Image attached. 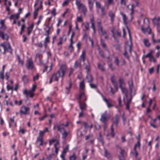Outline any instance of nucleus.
I'll use <instances>...</instances> for the list:
<instances>
[{
  "instance_id": "56",
  "label": "nucleus",
  "mask_w": 160,
  "mask_h": 160,
  "mask_svg": "<svg viewBox=\"0 0 160 160\" xmlns=\"http://www.w3.org/2000/svg\"><path fill=\"white\" fill-rule=\"evenodd\" d=\"M84 26L86 30H88L89 29V24L88 23L86 22Z\"/></svg>"
},
{
  "instance_id": "19",
  "label": "nucleus",
  "mask_w": 160,
  "mask_h": 160,
  "mask_svg": "<svg viewBox=\"0 0 160 160\" xmlns=\"http://www.w3.org/2000/svg\"><path fill=\"white\" fill-rule=\"evenodd\" d=\"M156 19V17H155L152 19V21L153 22V23L155 25H156L157 27L160 25V23L159 22V21L158 20V19L156 20V21H155V19Z\"/></svg>"
},
{
  "instance_id": "1",
  "label": "nucleus",
  "mask_w": 160,
  "mask_h": 160,
  "mask_svg": "<svg viewBox=\"0 0 160 160\" xmlns=\"http://www.w3.org/2000/svg\"><path fill=\"white\" fill-rule=\"evenodd\" d=\"M67 68L65 64L62 65L60 67L59 69L56 72L54 73L52 75L53 80L58 81L59 77L62 78V81H63V78L64 77L67 71Z\"/></svg>"
},
{
  "instance_id": "40",
  "label": "nucleus",
  "mask_w": 160,
  "mask_h": 160,
  "mask_svg": "<svg viewBox=\"0 0 160 160\" xmlns=\"http://www.w3.org/2000/svg\"><path fill=\"white\" fill-rule=\"evenodd\" d=\"M114 62L116 64L117 66H118L119 65V60L118 57H115Z\"/></svg>"
},
{
  "instance_id": "32",
  "label": "nucleus",
  "mask_w": 160,
  "mask_h": 160,
  "mask_svg": "<svg viewBox=\"0 0 160 160\" xmlns=\"http://www.w3.org/2000/svg\"><path fill=\"white\" fill-rule=\"evenodd\" d=\"M121 89L122 93L124 94L126 93H128V90L126 88L122 87L120 88Z\"/></svg>"
},
{
  "instance_id": "8",
  "label": "nucleus",
  "mask_w": 160,
  "mask_h": 160,
  "mask_svg": "<svg viewBox=\"0 0 160 160\" xmlns=\"http://www.w3.org/2000/svg\"><path fill=\"white\" fill-rule=\"evenodd\" d=\"M86 53L85 51H83L82 52V54L80 57V60L81 62H84L85 61Z\"/></svg>"
},
{
  "instance_id": "21",
  "label": "nucleus",
  "mask_w": 160,
  "mask_h": 160,
  "mask_svg": "<svg viewBox=\"0 0 160 160\" xmlns=\"http://www.w3.org/2000/svg\"><path fill=\"white\" fill-rule=\"evenodd\" d=\"M143 42L146 47H149L150 45V43L149 42L148 40L147 39H143Z\"/></svg>"
},
{
  "instance_id": "6",
  "label": "nucleus",
  "mask_w": 160,
  "mask_h": 160,
  "mask_svg": "<svg viewBox=\"0 0 160 160\" xmlns=\"http://www.w3.org/2000/svg\"><path fill=\"white\" fill-rule=\"evenodd\" d=\"M26 66L28 69H32L33 68V63L32 59L27 60Z\"/></svg>"
},
{
  "instance_id": "13",
  "label": "nucleus",
  "mask_w": 160,
  "mask_h": 160,
  "mask_svg": "<svg viewBox=\"0 0 160 160\" xmlns=\"http://www.w3.org/2000/svg\"><path fill=\"white\" fill-rule=\"evenodd\" d=\"M107 119L106 114L105 113H103L101 115V118L100 119V120L102 122L104 123V124L105 123V121Z\"/></svg>"
},
{
  "instance_id": "27",
  "label": "nucleus",
  "mask_w": 160,
  "mask_h": 160,
  "mask_svg": "<svg viewBox=\"0 0 160 160\" xmlns=\"http://www.w3.org/2000/svg\"><path fill=\"white\" fill-rule=\"evenodd\" d=\"M79 66L80 68H81L82 65L81 63H79L78 61H76L74 64V68L77 69L78 67Z\"/></svg>"
},
{
  "instance_id": "25",
  "label": "nucleus",
  "mask_w": 160,
  "mask_h": 160,
  "mask_svg": "<svg viewBox=\"0 0 160 160\" xmlns=\"http://www.w3.org/2000/svg\"><path fill=\"white\" fill-rule=\"evenodd\" d=\"M98 140L101 142L102 145H103L104 144V142L101 132H99V137L98 138Z\"/></svg>"
},
{
  "instance_id": "5",
  "label": "nucleus",
  "mask_w": 160,
  "mask_h": 160,
  "mask_svg": "<svg viewBox=\"0 0 160 160\" xmlns=\"http://www.w3.org/2000/svg\"><path fill=\"white\" fill-rule=\"evenodd\" d=\"M0 37L3 40H8L9 38V36L7 33H5L3 31L0 30Z\"/></svg>"
},
{
  "instance_id": "44",
  "label": "nucleus",
  "mask_w": 160,
  "mask_h": 160,
  "mask_svg": "<svg viewBox=\"0 0 160 160\" xmlns=\"http://www.w3.org/2000/svg\"><path fill=\"white\" fill-rule=\"evenodd\" d=\"M39 142V146H42L43 145V139H42V141H40L39 140H38V138H37V140L36 142V144H38Z\"/></svg>"
},
{
  "instance_id": "41",
  "label": "nucleus",
  "mask_w": 160,
  "mask_h": 160,
  "mask_svg": "<svg viewBox=\"0 0 160 160\" xmlns=\"http://www.w3.org/2000/svg\"><path fill=\"white\" fill-rule=\"evenodd\" d=\"M93 1L95 2L96 7L97 8H99L100 9L102 8L101 6V4L100 2L96 1V0H93Z\"/></svg>"
},
{
  "instance_id": "64",
  "label": "nucleus",
  "mask_w": 160,
  "mask_h": 160,
  "mask_svg": "<svg viewBox=\"0 0 160 160\" xmlns=\"http://www.w3.org/2000/svg\"><path fill=\"white\" fill-rule=\"evenodd\" d=\"M154 68L152 67L149 69V74H152L153 72Z\"/></svg>"
},
{
  "instance_id": "46",
  "label": "nucleus",
  "mask_w": 160,
  "mask_h": 160,
  "mask_svg": "<svg viewBox=\"0 0 160 160\" xmlns=\"http://www.w3.org/2000/svg\"><path fill=\"white\" fill-rule=\"evenodd\" d=\"M126 47L125 48V52L123 53V55L128 59H129V57L127 54V52L126 50Z\"/></svg>"
},
{
  "instance_id": "15",
  "label": "nucleus",
  "mask_w": 160,
  "mask_h": 160,
  "mask_svg": "<svg viewBox=\"0 0 160 160\" xmlns=\"http://www.w3.org/2000/svg\"><path fill=\"white\" fill-rule=\"evenodd\" d=\"M86 78L88 82L89 83H91L93 80V77L89 73L87 74Z\"/></svg>"
},
{
  "instance_id": "43",
  "label": "nucleus",
  "mask_w": 160,
  "mask_h": 160,
  "mask_svg": "<svg viewBox=\"0 0 160 160\" xmlns=\"http://www.w3.org/2000/svg\"><path fill=\"white\" fill-rule=\"evenodd\" d=\"M73 42H70V44L69 47V49L71 52H72L73 50V47L72 46V44Z\"/></svg>"
},
{
  "instance_id": "14",
  "label": "nucleus",
  "mask_w": 160,
  "mask_h": 160,
  "mask_svg": "<svg viewBox=\"0 0 160 160\" xmlns=\"http://www.w3.org/2000/svg\"><path fill=\"white\" fill-rule=\"evenodd\" d=\"M79 104L80 108L82 110H84L86 107V104L84 103H82L80 101H79Z\"/></svg>"
},
{
  "instance_id": "39",
  "label": "nucleus",
  "mask_w": 160,
  "mask_h": 160,
  "mask_svg": "<svg viewBox=\"0 0 160 160\" xmlns=\"http://www.w3.org/2000/svg\"><path fill=\"white\" fill-rule=\"evenodd\" d=\"M98 68L100 69L102 71H105V69L103 67L102 65L98 63Z\"/></svg>"
},
{
  "instance_id": "31",
  "label": "nucleus",
  "mask_w": 160,
  "mask_h": 160,
  "mask_svg": "<svg viewBox=\"0 0 160 160\" xmlns=\"http://www.w3.org/2000/svg\"><path fill=\"white\" fill-rule=\"evenodd\" d=\"M71 86H72V83L71 82H69L68 87H66L65 88L67 90V92H66L67 94H68L69 93V92L70 91V89L71 88Z\"/></svg>"
},
{
  "instance_id": "58",
  "label": "nucleus",
  "mask_w": 160,
  "mask_h": 160,
  "mask_svg": "<svg viewBox=\"0 0 160 160\" xmlns=\"http://www.w3.org/2000/svg\"><path fill=\"white\" fill-rule=\"evenodd\" d=\"M39 77V74H37L35 76H34L33 77V80L35 81L36 80H37L38 79Z\"/></svg>"
},
{
  "instance_id": "11",
  "label": "nucleus",
  "mask_w": 160,
  "mask_h": 160,
  "mask_svg": "<svg viewBox=\"0 0 160 160\" xmlns=\"http://www.w3.org/2000/svg\"><path fill=\"white\" fill-rule=\"evenodd\" d=\"M34 27V24L32 23L27 28L28 32L27 34L29 35L31 34Z\"/></svg>"
},
{
  "instance_id": "55",
  "label": "nucleus",
  "mask_w": 160,
  "mask_h": 160,
  "mask_svg": "<svg viewBox=\"0 0 160 160\" xmlns=\"http://www.w3.org/2000/svg\"><path fill=\"white\" fill-rule=\"evenodd\" d=\"M149 61L151 62H155L156 61L155 58L152 56L151 57H150L149 58Z\"/></svg>"
},
{
  "instance_id": "35",
  "label": "nucleus",
  "mask_w": 160,
  "mask_h": 160,
  "mask_svg": "<svg viewBox=\"0 0 160 160\" xmlns=\"http://www.w3.org/2000/svg\"><path fill=\"white\" fill-rule=\"evenodd\" d=\"M113 124H112L111 127V135L112 137H114V129L113 128Z\"/></svg>"
},
{
  "instance_id": "47",
  "label": "nucleus",
  "mask_w": 160,
  "mask_h": 160,
  "mask_svg": "<svg viewBox=\"0 0 160 160\" xmlns=\"http://www.w3.org/2000/svg\"><path fill=\"white\" fill-rule=\"evenodd\" d=\"M0 28L1 29V31H3L6 29L7 27L5 26V24L1 25V26L0 27Z\"/></svg>"
},
{
  "instance_id": "51",
  "label": "nucleus",
  "mask_w": 160,
  "mask_h": 160,
  "mask_svg": "<svg viewBox=\"0 0 160 160\" xmlns=\"http://www.w3.org/2000/svg\"><path fill=\"white\" fill-rule=\"evenodd\" d=\"M47 114H45L42 117H39L38 118V119L40 121H42L45 119L47 117Z\"/></svg>"
},
{
  "instance_id": "52",
  "label": "nucleus",
  "mask_w": 160,
  "mask_h": 160,
  "mask_svg": "<svg viewBox=\"0 0 160 160\" xmlns=\"http://www.w3.org/2000/svg\"><path fill=\"white\" fill-rule=\"evenodd\" d=\"M121 152H120V154H121V156H124L126 154V152L124 150L122 149L121 148H120Z\"/></svg>"
},
{
  "instance_id": "4",
  "label": "nucleus",
  "mask_w": 160,
  "mask_h": 160,
  "mask_svg": "<svg viewBox=\"0 0 160 160\" xmlns=\"http://www.w3.org/2000/svg\"><path fill=\"white\" fill-rule=\"evenodd\" d=\"M120 119V117L118 114H116L112 119L113 123V125H115L116 128L118 126V123Z\"/></svg>"
},
{
  "instance_id": "59",
  "label": "nucleus",
  "mask_w": 160,
  "mask_h": 160,
  "mask_svg": "<svg viewBox=\"0 0 160 160\" xmlns=\"http://www.w3.org/2000/svg\"><path fill=\"white\" fill-rule=\"evenodd\" d=\"M132 98V95L131 94L130 98L129 99H127L126 103L130 104V103H131Z\"/></svg>"
},
{
  "instance_id": "49",
  "label": "nucleus",
  "mask_w": 160,
  "mask_h": 160,
  "mask_svg": "<svg viewBox=\"0 0 160 160\" xmlns=\"http://www.w3.org/2000/svg\"><path fill=\"white\" fill-rule=\"evenodd\" d=\"M122 119L123 122V124L124 125H125L126 122V117L124 116V114L123 113V115L122 116Z\"/></svg>"
},
{
  "instance_id": "34",
  "label": "nucleus",
  "mask_w": 160,
  "mask_h": 160,
  "mask_svg": "<svg viewBox=\"0 0 160 160\" xmlns=\"http://www.w3.org/2000/svg\"><path fill=\"white\" fill-rule=\"evenodd\" d=\"M76 158L77 157L75 153H73L72 155L69 157V160H75Z\"/></svg>"
},
{
  "instance_id": "38",
  "label": "nucleus",
  "mask_w": 160,
  "mask_h": 160,
  "mask_svg": "<svg viewBox=\"0 0 160 160\" xmlns=\"http://www.w3.org/2000/svg\"><path fill=\"white\" fill-rule=\"evenodd\" d=\"M101 44L102 46V47L104 48V49H107V46L106 44L104 43L103 40L101 39Z\"/></svg>"
},
{
  "instance_id": "2",
  "label": "nucleus",
  "mask_w": 160,
  "mask_h": 160,
  "mask_svg": "<svg viewBox=\"0 0 160 160\" xmlns=\"http://www.w3.org/2000/svg\"><path fill=\"white\" fill-rule=\"evenodd\" d=\"M30 108L29 107H27L24 106H22L21 107V110L20 111V113L21 115L24 114V115L28 114V112Z\"/></svg>"
},
{
  "instance_id": "48",
  "label": "nucleus",
  "mask_w": 160,
  "mask_h": 160,
  "mask_svg": "<svg viewBox=\"0 0 160 160\" xmlns=\"http://www.w3.org/2000/svg\"><path fill=\"white\" fill-rule=\"evenodd\" d=\"M82 12H83L84 14L85 15L87 12V9L86 7L84 5L82 8Z\"/></svg>"
},
{
  "instance_id": "24",
  "label": "nucleus",
  "mask_w": 160,
  "mask_h": 160,
  "mask_svg": "<svg viewBox=\"0 0 160 160\" xmlns=\"http://www.w3.org/2000/svg\"><path fill=\"white\" fill-rule=\"evenodd\" d=\"M108 15L110 17L112 22H113L114 20L115 15L112 12L110 11L108 13Z\"/></svg>"
},
{
  "instance_id": "18",
  "label": "nucleus",
  "mask_w": 160,
  "mask_h": 160,
  "mask_svg": "<svg viewBox=\"0 0 160 160\" xmlns=\"http://www.w3.org/2000/svg\"><path fill=\"white\" fill-rule=\"evenodd\" d=\"M120 13L122 17L124 23L126 25L127 24V18L126 15L122 12H121Z\"/></svg>"
},
{
  "instance_id": "20",
  "label": "nucleus",
  "mask_w": 160,
  "mask_h": 160,
  "mask_svg": "<svg viewBox=\"0 0 160 160\" xmlns=\"http://www.w3.org/2000/svg\"><path fill=\"white\" fill-rule=\"evenodd\" d=\"M118 81L119 83V88L122 87V85L125 84V82L124 81L123 79L122 78H119Z\"/></svg>"
},
{
  "instance_id": "16",
  "label": "nucleus",
  "mask_w": 160,
  "mask_h": 160,
  "mask_svg": "<svg viewBox=\"0 0 160 160\" xmlns=\"http://www.w3.org/2000/svg\"><path fill=\"white\" fill-rule=\"evenodd\" d=\"M44 132L43 131L40 130L39 133V136L37 138L38 140L42 141V139H43V137L44 134Z\"/></svg>"
},
{
  "instance_id": "45",
  "label": "nucleus",
  "mask_w": 160,
  "mask_h": 160,
  "mask_svg": "<svg viewBox=\"0 0 160 160\" xmlns=\"http://www.w3.org/2000/svg\"><path fill=\"white\" fill-rule=\"evenodd\" d=\"M129 5H128V7H127V8H128L131 11V13H130V14L131 16H132V15L134 14V8H132V7H131V8H129Z\"/></svg>"
},
{
  "instance_id": "30",
  "label": "nucleus",
  "mask_w": 160,
  "mask_h": 160,
  "mask_svg": "<svg viewBox=\"0 0 160 160\" xmlns=\"http://www.w3.org/2000/svg\"><path fill=\"white\" fill-rule=\"evenodd\" d=\"M83 96H84L85 98V101H86V100L87 98L85 96V95L84 93V92H82L80 93L79 95L78 99L79 100V101L81 100L82 97Z\"/></svg>"
},
{
  "instance_id": "12",
  "label": "nucleus",
  "mask_w": 160,
  "mask_h": 160,
  "mask_svg": "<svg viewBox=\"0 0 160 160\" xmlns=\"http://www.w3.org/2000/svg\"><path fill=\"white\" fill-rule=\"evenodd\" d=\"M76 4L78 7V9H80L82 8L84 5L82 3L80 2L78 0H76Z\"/></svg>"
},
{
  "instance_id": "60",
  "label": "nucleus",
  "mask_w": 160,
  "mask_h": 160,
  "mask_svg": "<svg viewBox=\"0 0 160 160\" xmlns=\"http://www.w3.org/2000/svg\"><path fill=\"white\" fill-rule=\"evenodd\" d=\"M152 40L154 43H158L157 40H156L154 38V35L153 34H152Z\"/></svg>"
},
{
  "instance_id": "22",
  "label": "nucleus",
  "mask_w": 160,
  "mask_h": 160,
  "mask_svg": "<svg viewBox=\"0 0 160 160\" xmlns=\"http://www.w3.org/2000/svg\"><path fill=\"white\" fill-rule=\"evenodd\" d=\"M88 2L89 9L91 11H92L93 7V3L91 0H88Z\"/></svg>"
},
{
  "instance_id": "7",
  "label": "nucleus",
  "mask_w": 160,
  "mask_h": 160,
  "mask_svg": "<svg viewBox=\"0 0 160 160\" xmlns=\"http://www.w3.org/2000/svg\"><path fill=\"white\" fill-rule=\"evenodd\" d=\"M23 94L25 95L27 97H28L29 95L30 98H32L34 95V93L32 91H29L28 92L26 90H24L23 92Z\"/></svg>"
},
{
  "instance_id": "28",
  "label": "nucleus",
  "mask_w": 160,
  "mask_h": 160,
  "mask_svg": "<svg viewBox=\"0 0 160 160\" xmlns=\"http://www.w3.org/2000/svg\"><path fill=\"white\" fill-rule=\"evenodd\" d=\"M85 85L84 83V81L83 80L80 82L79 88L80 89L83 90L85 88Z\"/></svg>"
},
{
  "instance_id": "50",
  "label": "nucleus",
  "mask_w": 160,
  "mask_h": 160,
  "mask_svg": "<svg viewBox=\"0 0 160 160\" xmlns=\"http://www.w3.org/2000/svg\"><path fill=\"white\" fill-rule=\"evenodd\" d=\"M99 51V54L100 55L102 58H104V54L102 52L99 48H98Z\"/></svg>"
},
{
  "instance_id": "57",
  "label": "nucleus",
  "mask_w": 160,
  "mask_h": 160,
  "mask_svg": "<svg viewBox=\"0 0 160 160\" xmlns=\"http://www.w3.org/2000/svg\"><path fill=\"white\" fill-rule=\"evenodd\" d=\"M91 88H97V86L93 83H90L89 84Z\"/></svg>"
},
{
  "instance_id": "9",
  "label": "nucleus",
  "mask_w": 160,
  "mask_h": 160,
  "mask_svg": "<svg viewBox=\"0 0 160 160\" xmlns=\"http://www.w3.org/2000/svg\"><path fill=\"white\" fill-rule=\"evenodd\" d=\"M128 83L129 87V88L130 91L131 93H132V89L133 87L132 80L131 79L129 80Z\"/></svg>"
},
{
  "instance_id": "53",
  "label": "nucleus",
  "mask_w": 160,
  "mask_h": 160,
  "mask_svg": "<svg viewBox=\"0 0 160 160\" xmlns=\"http://www.w3.org/2000/svg\"><path fill=\"white\" fill-rule=\"evenodd\" d=\"M50 42V40H49V36H47V37L44 40V43H48Z\"/></svg>"
},
{
  "instance_id": "54",
  "label": "nucleus",
  "mask_w": 160,
  "mask_h": 160,
  "mask_svg": "<svg viewBox=\"0 0 160 160\" xmlns=\"http://www.w3.org/2000/svg\"><path fill=\"white\" fill-rule=\"evenodd\" d=\"M98 28L99 30H102V26L100 22H98Z\"/></svg>"
},
{
  "instance_id": "33",
  "label": "nucleus",
  "mask_w": 160,
  "mask_h": 160,
  "mask_svg": "<svg viewBox=\"0 0 160 160\" xmlns=\"http://www.w3.org/2000/svg\"><path fill=\"white\" fill-rule=\"evenodd\" d=\"M102 98L103 100L106 102L107 105L111 103V100L110 99H108L102 96Z\"/></svg>"
},
{
  "instance_id": "36",
  "label": "nucleus",
  "mask_w": 160,
  "mask_h": 160,
  "mask_svg": "<svg viewBox=\"0 0 160 160\" xmlns=\"http://www.w3.org/2000/svg\"><path fill=\"white\" fill-rule=\"evenodd\" d=\"M85 69L86 70L87 74L89 73L90 70V66L89 65H85Z\"/></svg>"
},
{
  "instance_id": "26",
  "label": "nucleus",
  "mask_w": 160,
  "mask_h": 160,
  "mask_svg": "<svg viewBox=\"0 0 160 160\" xmlns=\"http://www.w3.org/2000/svg\"><path fill=\"white\" fill-rule=\"evenodd\" d=\"M104 156L105 157L108 158H109L111 157V155L105 149H104Z\"/></svg>"
},
{
  "instance_id": "3",
  "label": "nucleus",
  "mask_w": 160,
  "mask_h": 160,
  "mask_svg": "<svg viewBox=\"0 0 160 160\" xmlns=\"http://www.w3.org/2000/svg\"><path fill=\"white\" fill-rule=\"evenodd\" d=\"M0 46H2L3 47V53L4 54H5L6 51L10 52L11 54L12 53V50L9 44H8V46L7 48L5 45L2 43L1 44Z\"/></svg>"
},
{
  "instance_id": "37",
  "label": "nucleus",
  "mask_w": 160,
  "mask_h": 160,
  "mask_svg": "<svg viewBox=\"0 0 160 160\" xmlns=\"http://www.w3.org/2000/svg\"><path fill=\"white\" fill-rule=\"evenodd\" d=\"M111 80L113 85L117 83L115 80L114 79V75L111 77Z\"/></svg>"
},
{
  "instance_id": "10",
  "label": "nucleus",
  "mask_w": 160,
  "mask_h": 160,
  "mask_svg": "<svg viewBox=\"0 0 160 160\" xmlns=\"http://www.w3.org/2000/svg\"><path fill=\"white\" fill-rule=\"evenodd\" d=\"M56 128H57L58 131H59L61 133L65 130L64 128L60 125H54L53 129H54Z\"/></svg>"
},
{
  "instance_id": "23",
  "label": "nucleus",
  "mask_w": 160,
  "mask_h": 160,
  "mask_svg": "<svg viewBox=\"0 0 160 160\" xmlns=\"http://www.w3.org/2000/svg\"><path fill=\"white\" fill-rule=\"evenodd\" d=\"M28 76L26 75L23 76L22 78V80H23L24 84H27L28 82Z\"/></svg>"
},
{
  "instance_id": "61",
  "label": "nucleus",
  "mask_w": 160,
  "mask_h": 160,
  "mask_svg": "<svg viewBox=\"0 0 160 160\" xmlns=\"http://www.w3.org/2000/svg\"><path fill=\"white\" fill-rule=\"evenodd\" d=\"M151 53H152V52H151L148 53L147 54L145 55L144 57L145 58H147L148 57H149L150 58V57L152 56Z\"/></svg>"
},
{
  "instance_id": "62",
  "label": "nucleus",
  "mask_w": 160,
  "mask_h": 160,
  "mask_svg": "<svg viewBox=\"0 0 160 160\" xmlns=\"http://www.w3.org/2000/svg\"><path fill=\"white\" fill-rule=\"evenodd\" d=\"M75 35V33L74 32H72V35L71 36V38L70 39V42H73L72 38L74 37Z\"/></svg>"
},
{
  "instance_id": "63",
  "label": "nucleus",
  "mask_w": 160,
  "mask_h": 160,
  "mask_svg": "<svg viewBox=\"0 0 160 160\" xmlns=\"http://www.w3.org/2000/svg\"><path fill=\"white\" fill-rule=\"evenodd\" d=\"M116 50H119L120 49V46L119 44H117L114 46Z\"/></svg>"
},
{
  "instance_id": "29",
  "label": "nucleus",
  "mask_w": 160,
  "mask_h": 160,
  "mask_svg": "<svg viewBox=\"0 0 160 160\" xmlns=\"http://www.w3.org/2000/svg\"><path fill=\"white\" fill-rule=\"evenodd\" d=\"M63 132L62 134V138L63 139H65L67 137L68 133L65 130Z\"/></svg>"
},
{
  "instance_id": "17",
  "label": "nucleus",
  "mask_w": 160,
  "mask_h": 160,
  "mask_svg": "<svg viewBox=\"0 0 160 160\" xmlns=\"http://www.w3.org/2000/svg\"><path fill=\"white\" fill-rule=\"evenodd\" d=\"M90 21L91 23V28L93 29L94 32H95V29L94 25V21L93 18L90 19Z\"/></svg>"
},
{
  "instance_id": "42",
  "label": "nucleus",
  "mask_w": 160,
  "mask_h": 160,
  "mask_svg": "<svg viewBox=\"0 0 160 160\" xmlns=\"http://www.w3.org/2000/svg\"><path fill=\"white\" fill-rule=\"evenodd\" d=\"M47 27L48 28V29L47 30L46 32L44 34L45 36H49V35L50 33V27L49 26H47Z\"/></svg>"
}]
</instances>
